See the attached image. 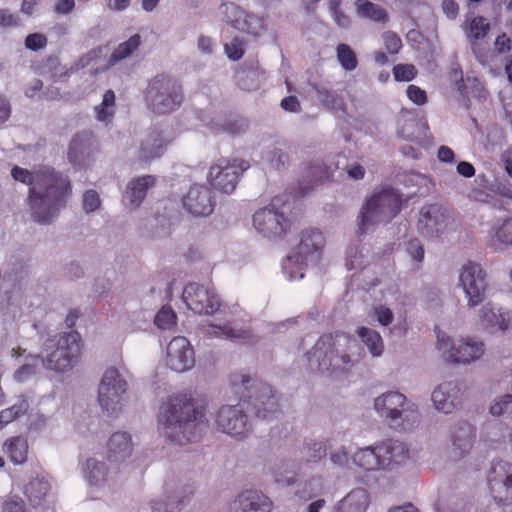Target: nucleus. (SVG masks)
<instances>
[{
	"label": "nucleus",
	"mask_w": 512,
	"mask_h": 512,
	"mask_svg": "<svg viewBox=\"0 0 512 512\" xmlns=\"http://www.w3.org/2000/svg\"><path fill=\"white\" fill-rule=\"evenodd\" d=\"M183 100L181 85L165 75H157L152 78L145 93L148 109L158 115L175 111L182 105Z\"/></svg>",
	"instance_id": "obj_6"
},
{
	"label": "nucleus",
	"mask_w": 512,
	"mask_h": 512,
	"mask_svg": "<svg viewBox=\"0 0 512 512\" xmlns=\"http://www.w3.org/2000/svg\"><path fill=\"white\" fill-rule=\"evenodd\" d=\"M225 51L232 60H239L244 54L242 42L238 38H234L229 44H226Z\"/></svg>",
	"instance_id": "obj_55"
},
{
	"label": "nucleus",
	"mask_w": 512,
	"mask_h": 512,
	"mask_svg": "<svg viewBox=\"0 0 512 512\" xmlns=\"http://www.w3.org/2000/svg\"><path fill=\"white\" fill-rule=\"evenodd\" d=\"M157 426L160 435L174 444L197 442L208 426L206 409L189 395L169 396L159 405Z\"/></svg>",
	"instance_id": "obj_1"
},
{
	"label": "nucleus",
	"mask_w": 512,
	"mask_h": 512,
	"mask_svg": "<svg viewBox=\"0 0 512 512\" xmlns=\"http://www.w3.org/2000/svg\"><path fill=\"white\" fill-rule=\"evenodd\" d=\"M442 8L444 13L450 19H454L457 16L459 10L458 4L455 2V0H443Z\"/></svg>",
	"instance_id": "obj_63"
},
{
	"label": "nucleus",
	"mask_w": 512,
	"mask_h": 512,
	"mask_svg": "<svg viewBox=\"0 0 512 512\" xmlns=\"http://www.w3.org/2000/svg\"><path fill=\"white\" fill-rule=\"evenodd\" d=\"M167 144L161 131L156 129L150 131L140 142L138 160L146 164L152 162L164 154Z\"/></svg>",
	"instance_id": "obj_24"
},
{
	"label": "nucleus",
	"mask_w": 512,
	"mask_h": 512,
	"mask_svg": "<svg viewBox=\"0 0 512 512\" xmlns=\"http://www.w3.org/2000/svg\"><path fill=\"white\" fill-rule=\"evenodd\" d=\"M165 363L169 369L178 373L193 368L195 364L194 349L185 337H174L168 343Z\"/></svg>",
	"instance_id": "obj_17"
},
{
	"label": "nucleus",
	"mask_w": 512,
	"mask_h": 512,
	"mask_svg": "<svg viewBox=\"0 0 512 512\" xmlns=\"http://www.w3.org/2000/svg\"><path fill=\"white\" fill-rule=\"evenodd\" d=\"M47 44V38L39 33L29 34L25 40V46L30 50H38Z\"/></svg>",
	"instance_id": "obj_56"
},
{
	"label": "nucleus",
	"mask_w": 512,
	"mask_h": 512,
	"mask_svg": "<svg viewBox=\"0 0 512 512\" xmlns=\"http://www.w3.org/2000/svg\"><path fill=\"white\" fill-rule=\"evenodd\" d=\"M75 7L74 0H58L55 4V12L58 14H67Z\"/></svg>",
	"instance_id": "obj_64"
},
{
	"label": "nucleus",
	"mask_w": 512,
	"mask_h": 512,
	"mask_svg": "<svg viewBox=\"0 0 512 512\" xmlns=\"http://www.w3.org/2000/svg\"><path fill=\"white\" fill-rule=\"evenodd\" d=\"M382 469L401 464L409 458L406 445L396 440H386L378 444Z\"/></svg>",
	"instance_id": "obj_27"
},
{
	"label": "nucleus",
	"mask_w": 512,
	"mask_h": 512,
	"mask_svg": "<svg viewBox=\"0 0 512 512\" xmlns=\"http://www.w3.org/2000/svg\"><path fill=\"white\" fill-rule=\"evenodd\" d=\"M128 383L114 367L107 368L98 385L97 401L108 416L123 412L127 399Z\"/></svg>",
	"instance_id": "obj_9"
},
{
	"label": "nucleus",
	"mask_w": 512,
	"mask_h": 512,
	"mask_svg": "<svg viewBox=\"0 0 512 512\" xmlns=\"http://www.w3.org/2000/svg\"><path fill=\"white\" fill-rule=\"evenodd\" d=\"M101 206L99 194L95 190H88L83 194V209L86 213L98 210Z\"/></svg>",
	"instance_id": "obj_52"
},
{
	"label": "nucleus",
	"mask_w": 512,
	"mask_h": 512,
	"mask_svg": "<svg viewBox=\"0 0 512 512\" xmlns=\"http://www.w3.org/2000/svg\"><path fill=\"white\" fill-rule=\"evenodd\" d=\"M114 106L115 94L112 90H107L101 104L95 108L97 119L102 122L111 121L114 115Z\"/></svg>",
	"instance_id": "obj_42"
},
{
	"label": "nucleus",
	"mask_w": 512,
	"mask_h": 512,
	"mask_svg": "<svg viewBox=\"0 0 512 512\" xmlns=\"http://www.w3.org/2000/svg\"><path fill=\"white\" fill-rule=\"evenodd\" d=\"M289 209L290 206L283 196L274 197L267 206L255 212V229L267 238L282 237L290 228V222L286 217Z\"/></svg>",
	"instance_id": "obj_10"
},
{
	"label": "nucleus",
	"mask_w": 512,
	"mask_h": 512,
	"mask_svg": "<svg viewBox=\"0 0 512 512\" xmlns=\"http://www.w3.org/2000/svg\"><path fill=\"white\" fill-rule=\"evenodd\" d=\"M271 499L258 490H245L234 501L233 512H271Z\"/></svg>",
	"instance_id": "obj_22"
},
{
	"label": "nucleus",
	"mask_w": 512,
	"mask_h": 512,
	"mask_svg": "<svg viewBox=\"0 0 512 512\" xmlns=\"http://www.w3.org/2000/svg\"><path fill=\"white\" fill-rule=\"evenodd\" d=\"M330 460L335 466L344 467L349 460L348 451L345 447H340L330 454Z\"/></svg>",
	"instance_id": "obj_58"
},
{
	"label": "nucleus",
	"mask_w": 512,
	"mask_h": 512,
	"mask_svg": "<svg viewBox=\"0 0 512 512\" xmlns=\"http://www.w3.org/2000/svg\"><path fill=\"white\" fill-rule=\"evenodd\" d=\"M337 57L344 69L352 71L357 66L355 53L346 44H340L337 47Z\"/></svg>",
	"instance_id": "obj_47"
},
{
	"label": "nucleus",
	"mask_w": 512,
	"mask_h": 512,
	"mask_svg": "<svg viewBox=\"0 0 512 512\" xmlns=\"http://www.w3.org/2000/svg\"><path fill=\"white\" fill-rule=\"evenodd\" d=\"M263 162L274 170H284L289 166L288 153L278 146H268L262 153Z\"/></svg>",
	"instance_id": "obj_34"
},
{
	"label": "nucleus",
	"mask_w": 512,
	"mask_h": 512,
	"mask_svg": "<svg viewBox=\"0 0 512 512\" xmlns=\"http://www.w3.org/2000/svg\"><path fill=\"white\" fill-rule=\"evenodd\" d=\"M481 325L491 333L505 332L509 327L503 314L496 312L491 306L485 305L479 312Z\"/></svg>",
	"instance_id": "obj_30"
},
{
	"label": "nucleus",
	"mask_w": 512,
	"mask_h": 512,
	"mask_svg": "<svg viewBox=\"0 0 512 512\" xmlns=\"http://www.w3.org/2000/svg\"><path fill=\"white\" fill-rule=\"evenodd\" d=\"M495 50L498 53H505L511 49V40L506 34L499 35L494 43Z\"/></svg>",
	"instance_id": "obj_61"
},
{
	"label": "nucleus",
	"mask_w": 512,
	"mask_h": 512,
	"mask_svg": "<svg viewBox=\"0 0 512 512\" xmlns=\"http://www.w3.org/2000/svg\"><path fill=\"white\" fill-rule=\"evenodd\" d=\"M459 286L463 289L470 308L476 307L485 299L486 274L480 264L467 262L459 271Z\"/></svg>",
	"instance_id": "obj_14"
},
{
	"label": "nucleus",
	"mask_w": 512,
	"mask_h": 512,
	"mask_svg": "<svg viewBox=\"0 0 512 512\" xmlns=\"http://www.w3.org/2000/svg\"><path fill=\"white\" fill-rule=\"evenodd\" d=\"M156 179L152 175H143L131 179L124 193V201L130 209H136L144 200L149 189L155 186Z\"/></svg>",
	"instance_id": "obj_25"
},
{
	"label": "nucleus",
	"mask_w": 512,
	"mask_h": 512,
	"mask_svg": "<svg viewBox=\"0 0 512 512\" xmlns=\"http://www.w3.org/2000/svg\"><path fill=\"white\" fill-rule=\"evenodd\" d=\"M340 3V0H328V9L336 25L340 28H347L350 25V18L340 9Z\"/></svg>",
	"instance_id": "obj_50"
},
{
	"label": "nucleus",
	"mask_w": 512,
	"mask_h": 512,
	"mask_svg": "<svg viewBox=\"0 0 512 512\" xmlns=\"http://www.w3.org/2000/svg\"><path fill=\"white\" fill-rule=\"evenodd\" d=\"M512 412V395L503 394L493 399L489 406V413L494 417H500Z\"/></svg>",
	"instance_id": "obj_45"
},
{
	"label": "nucleus",
	"mask_w": 512,
	"mask_h": 512,
	"mask_svg": "<svg viewBox=\"0 0 512 512\" xmlns=\"http://www.w3.org/2000/svg\"><path fill=\"white\" fill-rule=\"evenodd\" d=\"M44 367L55 372L71 370L81 354L80 336L77 332H66L47 338L43 343Z\"/></svg>",
	"instance_id": "obj_5"
},
{
	"label": "nucleus",
	"mask_w": 512,
	"mask_h": 512,
	"mask_svg": "<svg viewBox=\"0 0 512 512\" xmlns=\"http://www.w3.org/2000/svg\"><path fill=\"white\" fill-rule=\"evenodd\" d=\"M460 398V387L453 381L439 384L431 395L435 409L445 414L452 413L460 405Z\"/></svg>",
	"instance_id": "obj_21"
},
{
	"label": "nucleus",
	"mask_w": 512,
	"mask_h": 512,
	"mask_svg": "<svg viewBox=\"0 0 512 512\" xmlns=\"http://www.w3.org/2000/svg\"><path fill=\"white\" fill-rule=\"evenodd\" d=\"M375 315L377 317L378 322L382 325H389L393 321L392 311L385 306L376 307Z\"/></svg>",
	"instance_id": "obj_60"
},
{
	"label": "nucleus",
	"mask_w": 512,
	"mask_h": 512,
	"mask_svg": "<svg viewBox=\"0 0 512 512\" xmlns=\"http://www.w3.org/2000/svg\"><path fill=\"white\" fill-rule=\"evenodd\" d=\"M476 436L475 428L466 422L457 424L452 432V455L455 458H462L467 455L474 444Z\"/></svg>",
	"instance_id": "obj_26"
},
{
	"label": "nucleus",
	"mask_w": 512,
	"mask_h": 512,
	"mask_svg": "<svg viewBox=\"0 0 512 512\" xmlns=\"http://www.w3.org/2000/svg\"><path fill=\"white\" fill-rule=\"evenodd\" d=\"M141 44V37L138 34L131 36L127 41L118 45L111 54L107 65L112 67L119 61L128 58Z\"/></svg>",
	"instance_id": "obj_38"
},
{
	"label": "nucleus",
	"mask_w": 512,
	"mask_h": 512,
	"mask_svg": "<svg viewBox=\"0 0 512 512\" xmlns=\"http://www.w3.org/2000/svg\"><path fill=\"white\" fill-rule=\"evenodd\" d=\"M417 71L412 64H398L393 68V74L397 81L412 80Z\"/></svg>",
	"instance_id": "obj_51"
},
{
	"label": "nucleus",
	"mask_w": 512,
	"mask_h": 512,
	"mask_svg": "<svg viewBox=\"0 0 512 512\" xmlns=\"http://www.w3.org/2000/svg\"><path fill=\"white\" fill-rule=\"evenodd\" d=\"M223 336L231 340L247 341L252 339L253 333L250 329L227 322L223 324Z\"/></svg>",
	"instance_id": "obj_46"
},
{
	"label": "nucleus",
	"mask_w": 512,
	"mask_h": 512,
	"mask_svg": "<svg viewBox=\"0 0 512 512\" xmlns=\"http://www.w3.org/2000/svg\"><path fill=\"white\" fill-rule=\"evenodd\" d=\"M84 477L90 486L103 487L107 482L108 466L103 461L90 458L85 464Z\"/></svg>",
	"instance_id": "obj_31"
},
{
	"label": "nucleus",
	"mask_w": 512,
	"mask_h": 512,
	"mask_svg": "<svg viewBox=\"0 0 512 512\" xmlns=\"http://www.w3.org/2000/svg\"><path fill=\"white\" fill-rule=\"evenodd\" d=\"M352 461L366 471L382 469L378 444L358 449L353 454Z\"/></svg>",
	"instance_id": "obj_28"
},
{
	"label": "nucleus",
	"mask_w": 512,
	"mask_h": 512,
	"mask_svg": "<svg viewBox=\"0 0 512 512\" xmlns=\"http://www.w3.org/2000/svg\"><path fill=\"white\" fill-rule=\"evenodd\" d=\"M187 307L198 314L213 315L221 306L217 293L203 284L190 283L182 293Z\"/></svg>",
	"instance_id": "obj_16"
},
{
	"label": "nucleus",
	"mask_w": 512,
	"mask_h": 512,
	"mask_svg": "<svg viewBox=\"0 0 512 512\" xmlns=\"http://www.w3.org/2000/svg\"><path fill=\"white\" fill-rule=\"evenodd\" d=\"M436 347L445 361L453 364H469L484 354L483 342L473 338L453 340L446 334H438Z\"/></svg>",
	"instance_id": "obj_12"
},
{
	"label": "nucleus",
	"mask_w": 512,
	"mask_h": 512,
	"mask_svg": "<svg viewBox=\"0 0 512 512\" xmlns=\"http://www.w3.org/2000/svg\"><path fill=\"white\" fill-rule=\"evenodd\" d=\"M406 253L418 264L424 259V248L419 240L413 239L405 243Z\"/></svg>",
	"instance_id": "obj_53"
},
{
	"label": "nucleus",
	"mask_w": 512,
	"mask_h": 512,
	"mask_svg": "<svg viewBox=\"0 0 512 512\" xmlns=\"http://www.w3.org/2000/svg\"><path fill=\"white\" fill-rule=\"evenodd\" d=\"M134 450L132 437L128 432L117 431L107 441V459L112 463H124Z\"/></svg>",
	"instance_id": "obj_23"
},
{
	"label": "nucleus",
	"mask_w": 512,
	"mask_h": 512,
	"mask_svg": "<svg viewBox=\"0 0 512 512\" xmlns=\"http://www.w3.org/2000/svg\"><path fill=\"white\" fill-rule=\"evenodd\" d=\"M281 467L279 466L275 472H274V477H275V480L281 484V485H285V486H291V485H294L296 483V478L295 476L293 475L292 471L290 472V475H282L281 473Z\"/></svg>",
	"instance_id": "obj_62"
},
{
	"label": "nucleus",
	"mask_w": 512,
	"mask_h": 512,
	"mask_svg": "<svg viewBox=\"0 0 512 512\" xmlns=\"http://www.w3.org/2000/svg\"><path fill=\"white\" fill-rule=\"evenodd\" d=\"M301 452L307 462L316 463L327 455V448L324 442L313 441L304 445Z\"/></svg>",
	"instance_id": "obj_44"
},
{
	"label": "nucleus",
	"mask_w": 512,
	"mask_h": 512,
	"mask_svg": "<svg viewBox=\"0 0 512 512\" xmlns=\"http://www.w3.org/2000/svg\"><path fill=\"white\" fill-rule=\"evenodd\" d=\"M245 160H221L213 164L207 176L210 185L225 194H231L239 181L240 175L249 168Z\"/></svg>",
	"instance_id": "obj_13"
},
{
	"label": "nucleus",
	"mask_w": 512,
	"mask_h": 512,
	"mask_svg": "<svg viewBox=\"0 0 512 512\" xmlns=\"http://www.w3.org/2000/svg\"><path fill=\"white\" fill-rule=\"evenodd\" d=\"M511 468V465L504 462H497L491 467L488 476V485L492 497L499 504L512 502Z\"/></svg>",
	"instance_id": "obj_18"
},
{
	"label": "nucleus",
	"mask_w": 512,
	"mask_h": 512,
	"mask_svg": "<svg viewBox=\"0 0 512 512\" xmlns=\"http://www.w3.org/2000/svg\"><path fill=\"white\" fill-rule=\"evenodd\" d=\"M29 403L27 399L21 396L18 401L10 408L4 409L0 412V429L6 424L12 422L14 419L27 412Z\"/></svg>",
	"instance_id": "obj_41"
},
{
	"label": "nucleus",
	"mask_w": 512,
	"mask_h": 512,
	"mask_svg": "<svg viewBox=\"0 0 512 512\" xmlns=\"http://www.w3.org/2000/svg\"><path fill=\"white\" fill-rule=\"evenodd\" d=\"M490 29L487 20L482 16L474 17L469 24V37L475 40L484 38Z\"/></svg>",
	"instance_id": "obj_48"
},
{
	"label": "nucleus",
	"mask_w": 512,
	"mask_h": 512,
	"mask_svg": "<svg viewBox=\"0 0 512 512\" xmlns=\"http://www.w3.org/2000/svg\"><path fill=\"white\" fill-rule=\"evenodd\" d=\"M152 512H180L182 501L174 496H164L154 499L151 504Z\"/></svg>",
	"instance_id": "obj_43"
},
{
	"label": "nucleus",
	"mask_w": 512,
	"mask_h": 512,
	"mask_svg": "<svg viewBox=\"0 0 512 512\" xmlns=\"http://www.w3.org/2000/svg\"><path fill=\"white\" fill-rule=\"evenodd\" d=\"M309 361L316 362L321 372L347 371L362 358L363 353L356 342L342 333H325L320 336L309 352Z\"/></svg>",
	"instance_id": "obj_3"
},
{
	"label": "nucleus",
	"mask_w": 512,
	"mask_h": 512,
	"mask_svg": "<svg viewBox=\"0 0 512 512\" xmlns=\"http://www.w3.org/2000/svg\"><path fill=\"white\" fill-rule=\"evenodd\" d=\"M2 512H26L25 503L22 499H8L3 503Z\"/></svg>",
	"instance_id": "obj_59"
},
{
	"label": "nucleus",
	"mask_w": 512,
	"mask_h": 512,
	"mask_svg": "<svg viewBox=\"0 0 512 512\" xmlns=\"http://www.w3.org/2000/svg\"><path fill=\"white\" fill-rule=\"evenodd\" d=\"M374 408L395 429H406L419 421L417 406L396 391L386 392L377 397Z\"/></svg>",
	"instance_id": "obj_8"
},
{
	"label": "nucleus",
	"mask_w": 512,
	"mask_h": 512,
	"mask_svg": "<svg viewBox=\"0 0 512 512\" xmlns=\"http://www.w3.org/2000/svg\"><path fill=\"white\" fill-rule=\"evenodd\" d=\"M313 88L317 92L320 102L326 108L337 111L344 109L343 97L338 95L335 91L318 84H314Z\"/></svg>",
	"instance_id": "obj_40"
},
{
	"label": "nucleus",
	"mask_w": 512,
	"mask_h": 512,
	"mask_svg": "<svg viewBox=\"0 0 512 512\" xmlns=\"http://www.w3.org/2000/svg\"><path fill=\"white\" fill-rule=\"evenodd\" d=\"M11 175L30 186L28 204L33 221L41 225L52 223L70 193L69 181L50 168L30 172L15 166Z\"/></svg>",
	"instance_id": "obj_2"
},
{
	"label": "nucleus",
	"mask_w": 512,
	"mask_h": 512,
	"mask_svg": "<svg viewBox=\"0 0 512 512\" xmlns=\"http://www.w3.org/2000/svg\"><path fill=\"white\" fill-rule=\"evenodd\" d=\"M3 451L14 464H24L29 451L27 439L21 436L11 437L4 442Z\"/></svg>",
	"instance_id": "obj_29"
},
{
	"label": "nucleus",
	"mask_w": 512,
	"mask_h": 512,
	"mask_svg": "<svg viewBox=\"0 0 512 512\" xmlns=\"http://www.w3.org/2000/svg\"><path fill=\"white\" fill-rule=\"evenodd\" d=\"M400 209L399 195L393 189L374 194L361 211L359 228L366 232L370 227L390 221Z\"/></svg>",
	"instance_id": "obj_11"
},
{
	"label": "nucleus",
	"mask_w": 512,
	"mask_h": 512,
	"mask_svg": "<svg viewBox=\"0 0 512 512\" xmlns=\"http://www.w3.org/2000/svg\"><path fill=\"white\" fill-rule=\"evenodd\" d=\"M218 431L236 438H244L251 430L248 416L240 405L222 406L215 415Z\"/></svg>",
	"instance_id": "obj_15"
},
{
	"label": "nucleus",
	"mask_w": 512,
	"mask_h": 512,
	"mask_svg": "<svg viewBox=\"0 0 512 512\" xmlns=\"http://www.w3.org/2000/svg\"><path fill=\"white\" fill-rule=\"evenodd\" d=\"M154 322L160 329H169L176 324V313L170 307H162Z\"/></svg>",
	"instance_id": "obj_49"
},
{
	"label": "nucleus",
	"mask_w": 512,
	"mask_h": 512,
	"mask_svg": "<svg viewBox=\"0 0 512 512\" xmlns=\"http://www.w3.org/2000/svg\"><path fill=\"white\" fill-rule=\"evenodd\" d=\"M451 222V216L441 205L431 204L422 209L418 226L424 236L433 238L443 234Z\"/></svg>",
	"instance_id": "obj_19"
},
{
	"label": "nucleus",
	"mask_w": 512,
	"mask_h": 512,
	"mask_svg": "<svg viewBox=\"0 0 512 512\" xmlns=\"http://www.w3.org/2000/svg\"><path fill=\"white\" fill-rule=\"evenodd\" d=\"M383 40H384V44H385V48L386 50L390 53V54H396L399 52V50L401 49L402 47V41L401 39L399 38V36L394 33V32H391V31H388V32H385L383 34Z\"/></svg>",
	"instance_id": "obj_54"
},
{
	"label": "nucleus",
	"mask_w": 512,
	"mask_h": 512,
	"mask_svg": "<svg viewBox=\"0 0 512 512\" xmlns=\"http://www.w3.org/2000/svg\"><path fill=\"white\" fill-rule=\"evenodd\" d=\"M512 245V218L502 221V223L492 230L490 247L496 251L505 249Z\"/></svg>",
	"instance_id": "obj_33"
},
{
	"label": "nucleus",
	"mask_w": 512,
	"mask_h": 512,
	"mask_svg": "<svg viewBox=\"0 0 512 512\" xmlns=\"http://www.w3.org/2000/svg\"><path fill=\"white\" fill-rule=\"evenodd\" d=\"M326 240L321 231L318 229H306L300 234V240L294 250L288 254L283 262V269L287 271L290 278L297 275L294 267L301 271L309 264L316 263L325 247ZM304 274L299 272V277L303 278Z\"/></svg>",
	"instance_id": "obj_7"
},
{
	"label": "nucleus",
	"mask_w": 512,
	"mask_h": 512,
	"mask_svg": "<svg viewBox=\"0 0 512 512\" xmlns=\"http://www.w3.org/2000/svg\"><path fill=\"white\" fill-rule=\"evenodd\" d=\"M357 334L373 357H380L383 354L384 343L381 335L376 330L361 327L358 329Z\"/></svg>",
	"instance_id": "obj_36"
},
{
	"label": "nucleus",
	"mask_w": 512,
	"mask_h": 512,
	"mask_svg": "<svg viewBox=\"0 0 512 512\" xmlns=\"http://www.w3.org/2000/svg\"><path fill=\"white\" fill-rule=\"evenodd\" d=\"M93 141L88 134H77L70 142L68 155L71 161H77L89 155Z\"/></svg>",
	"instance_id": "obj_39"
},
{
	"label": "nucleus",
	"mask_w": 512,
	"mask_h": 512,
	"mask_svg": "<svg viewBox=\"0 0 512 512\" xmlns=\"http://www.w3.org/2000/svg\"><path fill=\"white\" fill-rule=\"evenodd\" d=\"M230 382L258 418L267 419L280 411L279 397L266 382L243 373L232 374Z\"/></svg>",
	"instance_id": "obj_4"
},
{
	"label": "nucleus",
	"mask_w": 512,
	"mask_h": 512,
	"mask_svg": "<svg viewBox=\"0 0 512 512\" xmlns=\"http://www.w3.org/2000/svg\"><path fill=\"white\" fill-rule=\"evenodd\" d=\"M354 4L358 15L361 17L382 23H386L389 20L387 11L377 4L368 0H356Z\"/></svg>",
	"instance_id": "obj_35"
},
{
	"label": "nucleus",
	"mask_w": 512,
	"mask_h": 512,
	"mask_svg": "<svg viewBox=\"0 0 512 512\" xmlns=\"http://www.w3.org/2000/svg\"><path fill=\"white\" fill-rule=\"evenodd\" d=\"M50 483L43 477H35L26 486L25 493L34 505L40 504L50 491Z\"/></svg>",
	"instance_id": "obj_37"
},
{
	"label": "nucleus",
	"mask_w": 512,
	"mask_h": 512,
	"mask_svg": "<svg viewBox=\"0 0 512 512\" xmlns=\"http://www.w3.org/2000/svg\"><path fill=\"white\" fill-rule=\"evenodd\" d=\"M183 206L195 217L209 216L215 206L212 191L204 185L192 186L183 198Z\"/></svg>",
	"instance_id": "obj_20"
},
{
	"label": "nucleus",
	"mask_w": 512,
	"mask_h": 512,
	"mask_svg": "<svg viewBox=\"0 0 512 512\" xmlns=\"http://www.w3.org/2000/svg\"><path fill=\"white\" fill-rule=\"evenodd\" d=\"M407 96L415 104L422 105L426 102L427 97L424 90L420 89L415 85H409L407 88Z\"/></svg>",
	"instance_id": "obj_57"
},
{
	"label": "nucleus",
	"mask_w": 512,
	"mask_h": 512,
	"mask_svg": "<svg viewBox=\"0 0 512 512\" xmlns=\"http://www.w3.org/2000/svg\"><path fill=\"white\" fill-rule=\"evenodd\" d=\"M368 506V494L364 489H355L338 504V512H364Z\"/></svg>",
	"instance_id": "obj_32"
}]
</instances>
